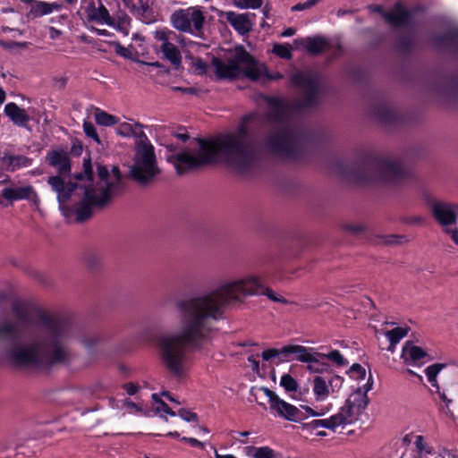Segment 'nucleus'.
<instances>
[{
	"label": "nucleus",
	"mask_w": 458,
	"mask_h": 458,
	"mask_svg": "<svg viewBox=\"0 0 458 458\" xmlns=\"http://www.w3.org/2000/svg\"><path fill=\"white\" fill-rule=\"evenodd\" d=\"M4 112L13 124L21 127H25L30 120L27 111L13 102L6 104Z\"/></svg>",
	"instance_id": "412c9836"
},
{
	"label": "nucleus",
	"mask_w": 458,
	"mask_h": 458,
	"mask_svg": "<svg viewBox=\"0 0 458 458\" xmlns=\"http://www.w3.org/2000/svg\"><path fill=\"white\" fill-rule=\"evenodd\" d=\"M273 53L281 58L291 59L292 53L291 48L287 45L275 44L273 47Z\"/></svg>",
	"instance_id": "ea45409f"
},
{
	"label": "nucleus",
	"mask_w": 458,
	"mask_h": 458,
	"mask_svg": "<svg viewBox=\"0 0 458 458\" xmlns=\"http://www.w3.org/2000/svg\"><path fill=\"white\" fill-rule=\"evenodd\" d=\"M83 131L87 137L91 138L97 144H102V141L97 132V129L91 122L86 120L83 122Z\"/></svg>",
	"instance_id": "4c0bfd02"
},
{
	"label": "nucleus",
	"mask_w": 458,
	"mask_h": 458,
	"mask_svg": "<svg viewBox=\"0 0 458 458\" xmlns=\"http://www.w3.org/2000/svg\"><path fill=\"white\" fill-rule=\"evenodd\" d=\"M305 346L297 345V344H289L284 345L281 349L270 348L262 352L261 356L262 359L266 361L270 360L273 358H280V360L283 361L284 359L281 358L284 356V358H288L290 354H295L296 360L298 361L303 362V360H309L308 356H306Z\"/></svg>",
	"instance_id": "ddd939ff"
},
{
	"label": "nucleus",
	"mask_w": 458,
	"mask_h": 458,
	"mask_svg": "<svg viewBox=\"0 0 458 458\" xmlns=\"http://www.w3.org/2000/svg\"><path fill=\"white\" fill-rule=\"evenodd\" d=\"M212 67L216 76L220 80L234 79L243 75L251 81H258L263 72V66L242 47L237 48L234 55L227 61L213 58Z\"/></svg>",
	"instance_id": "20e7f679"
},
{
	"label": "nucleus",
	"mask_w": 458,
	"mask_h": 458,
	"mask_svg": "<svg viewBox=\"0 0 458 458\" xmlns=\"http://www.w3.org/2000/svg\"><path fill=\"white\" fill-rule=\"evenodd\" d=\"M41 319L46 327L45 336L40 342L41 349H46V353H41V369H47L66 360L67 354L62 346L64 324L49 316H42Z\"/></svg>",
	"instance_id": "423d86ee"
},
{
	"label": "nucleus",
	"mask_w": 458,
	"mask_h": 458,
	"mask_svg": "<svg viewBox=\"0 0 458 458\" xmlns=\"http://www.w3.org/2000/svg\"><path fill=\"white\" fill-rule=\"evenodd\" d=\"M110 181L114 182V188L120 183L121 174L118 167L114 166L112 169V174H110Z\"/></svg>",
	"instance_id": "bf43d9fd"
},
{
	"label": "nucleus",
	"mask_w": 458,
	"mask_h": 458,
	"mask_svg": "<svg viewBox=\"0 0 458 458\" xmlns=\"http://www.w3.org/2000/svg\"><path fill=\"white\" fill-rule=\"evenodd\" d=\"M172 26L180 32L200 37L206 22L203 8L199 5L174 11L170 18Z\"/></svg>",
	"instance_id": "6e6552de"
},
{
	"label": "nucleus",
	"mask_w": 458,
	"mask_h": 458,
	"mask_svg": "<svg viewBox=\"0 0 458 458\" xmlns=\"http://www.w3.org/2000/svg\"><path fill=\"white\" fill-rule=\"evenodd\" d=\"M250 449L254 450V454L252 458H276V452L269 446H260V447H249Z\"/></svg>",
	"instance_id": "c9c22d12"
},
{
	"label": "nucleus",
	"mask_w": 458,
	"mask_h": 458,
	"mask_svg": "<svg viewBox=\"0 0 458 458\" xmlns=\"http://www.w3.org/2000/svg\"><path fill=\"white\" fill-rule=\"evenodd\" d=\"M54 84L56 89H64L67 84V79L65 77L55 78Z\"/></svg>",
	"instance_id": "680f3d73"
},
{
	"label": "nucleus",
	"mask_w": 458,
	"mask_h": 458,
	"mask_svg": "<svg viewBox=\"0 0 458 458\" xmlns=\"http://www.w3.org/2000/svg\"><path fill=\"white\" fill-rule=\"evenodd\" d=\"M0 338L8 339L14 344L7 351V356L12 363L41 369L40 342H34L25 346L17 345L20 339L19 330L15 324L10 322L0 325Z\"/></svg>",
	"instance_id": "39448f33"
},
{
	"label": "nucleus",
	"mask_w": 458,
	"mask_h": 458,
	"mask_svg": "<svg viewBox=\"0 0 458 458\" xmlns=\"http://www.w3.org/2000/svg\"><path fill=\"white\" fill-rule=\"evenodd\" d=\"M123 388L126 391V393L129 395H134L139 390V386L132 382H129V383H125L123 386Z\"/></svg>",
	"instance_id": "13d9d810"
},
{
	"label": "nucleus",
	"mask_w": 458,
	"mask_h": 458,
	"mask_svg": "<svg viewBox=\"0 0 458 458\" xmlns=\"http://www.w3.org/2000/svg\"><path fill=\"white\" fill-rule=\"evenodd\" d=\"M94 118L98 125L102 126H112L118 123L119 119L112 115L100 108H95Z\"/></svg>",
	"instance_id": "c756f323"
},
{
	"label": "nucleus",
	"mask_w": 458,
	"mask_h": 458,
	"mask_svg": "<svg viewBox=\"0 0 458 458\" xmlns=\"http://www.w3.org/2000/svg\"><path fill=\"white\" fill-rule=\"evenodd\" d=\"M348 373L352 377L356 379H364L366 377V369L359 363H354L351 366Z\"/></svg>",
	"instance_id": "c03bdc74"
},
{
	"label": "nucleus",
	"mask_w": 458,
	"mask_h": 458,
	"mask_svg": "<svg viewBox=\"0 0 458 458\" xmlns=\"http://www.w3.org/2000/svg\"><path fill=\"white\" fill-rule=\"evenodd\" d=\"M98 175L99 179L105 183L96 188H89V190L95 191L98 194L99 189H106L108 193L112 196V191L114 190V182L110 181V174L106 166L98 165Z\"/></svg>",
	"instance_id": "c85d7f7f"
},
{
	"label": "nucleus",
	"mask_w": 458,
	"mask_h": 458,
	"mask_svg": "<svg viewBox=\"0 0 458 458\" xmlns=\"http://www.w3.org/2000/svg\"><path fill=\"white\" fill-rule=\"evenodd\" d=\"M346 400H350L352 406L360 413H363L369 403L368 394H362L360 387H358Z\"/></svg>",
	"instance_id": "cd10ccee"
},
{
	"label": "nucleus",
	"mask_w": 458,
	"mask_h": 458,
	"mask_svg": "<svg viewBox=\"0 0 458 458\" xmlns=\"http://www.w3.org/2000/svg\"><path fill=\"white\" fill-rule=\"evenodd\" d=\"M307 369L310 373L322 374L329 369V365L320 360L318 363H308Z\"/></svg>",
	"instance_id": "79ce46f5"
},
{
	"label": "nucleus",
	"mask_w": 458,
	"mask_h": 458,
	"mask_svg": "<svg viewBox=\"0 0 458 458\" xmlns=\"http://www.w3.org/2000/svg\"><path fill=\"white\" fill-rule=\"evenodd\" d=\"M86 13L89 21H95L98 24H106L115 29H120L128 20V17L124 15L119 17L116 21L110 15L108 10L102 4H100L98 7H96L94 4H89Z\"/></svg>",
	"instance_id": "f8f14e48"
},
{
	"label": "nucleus",
	"mask_w": 458,
	"mask_h": 458,
	"mask_svg": "<svg viewBox=\"0 0 458 458\" xmlns=\"http://www.w3.org/2000/svg\"><path fill=\"white\" fill-rule=\"evenodd\" d=\"M311 4L309 2V0L305 1V2H302V3H298L297 4L293 5L291 10L293 12H298V11H303V10H306V9H310L311 8Z\"/></svg>",
	"instance_id": "052dcab7"
},
{
	"label": "nucleus",
	"mask_w": 458,
	"mask_h": 458,
	"mask_svg": "<svg viewBox=\"0 0 458 458\" xmlns=\"http://www.w3.org/2000/svg\"><path fill=\"white\" fill-rule=\"evenodd\" d=\"M301 409L305 410V412L280 398L276 404L271 405L270 411L280 418L294 422L301 421L310 415L318 417L323 416L327 412V411L323 409L316 411L307 405H301Z\"/></svg>",
	"instance_id": "9b49d317"
},
{
	"label": "nucleus",
	"mask_w": 458,
	"mask_h": 458,
	"mask_svg": "<svg viewBox=\"0 0 458 458\" xmlns=\"http://www.w3.org/2000/svg\"><path fill=\"white\" fill-rule=\"evenodd\" d=\"M234 6L240 9H258L262 6L263 0H232Z\"/></svg>",
	"instance_id": "58836bf2"
},
{
	"label": "nucleus",
	"mask_w": 458,
	"mask_h": 458,
	"mask_svg": "<svg viewBox=\"0 0 458 458\" xmlns=\"http://www.w3.org/2000/svg\"><path fill=\"white\" fill-rule=\"evenodd\" d=\"M61 35V31L54 27L49 29V38L51 39H56Z\"/></svg>",
	"instance_id": "774afa93"
},
{
	"label": "nucleus",
	"mask_w": 458,
	"mask_h": 458,
	"mask_svg": "<svg viewBox=\"0 0 458 458\" xmlns=\"http://www.w3.org/2000/svg\"><path fill=\"white\" fill-rule=\"evenodd\" d=\"M48 164L57 170L58 175H69L71 173V159L64 150H51L46 157Z\"/></svg>",
	"instance_id": "6ab92c4d"
},
{
	"label": "nucleus",
	"mask_w": 458,
	"mask_h": 458,
	"mask_svg": "<svg viewBox=\"0 0 458 458\" xmlns=\"http://www.w3.org/2000/svg\"><path fill=\"white\" fill-rule=\"evenodd\" d=\"M428 356V353L421 347L412 344L411 342H406L403 345L401 358L407 365H417Z\"/></svg>",
	"instance_id": "aec40b11"
},
{
	"label": "nucleus",
	"mask_w": 458,
	"mask_h": 458,
	"mask_svg": "<svg viewBox=\"0 0 458 458\" xmlns=\"http://www.w3.org/2000/svg\"><path fill=\"white\" fill-rule=\"evenodd\" d=\"M175 37V32L168 29L157 30L154 32V38L161 42V46L172 44L171 40Z\"/></svg>",
	"instance_id": "473e14b6"
},
{
	"label": "nucleus",
	"mask_w": 458,
	"mask_h": 458,
	"mask_svg": "<svg viewBox=\"0 0 458 458\" xmlns=\"http://www.w3.org/2000/svg\"><path fill=\"white\" fill-rule=\"evenodd\" d=\"M306 356L309 360H303V363H318L320 360H328L337 367H344L348 364V360L344 357L339 350L332 349L328 352H321L312 347H306Z\"/></svg>",
	"instance_id": "4468645a"
},
{
	"label": "nucleus",
	"mask_w": 458,
	"mask_h": 458,
	"mask_svg": "<svg viewBox=\"0 0 458 458\" xmlns=\"http://www.w3.org/2000/svg\"><path fill=\"white\" fill-rule=\"evenodd\" d=\"M344 231H346L347 233H349L351 234L358 235V234L363 233L366 229V227L362 224H347V225H344Z\"/></svg>",
	"instance_id": "09e8293b"
},
{
	"label": "nucleus",
	"mask_w": 458,
	"mask_h": 458,
	"mask_svg": "<svg viewBox=\"0 0 458 458\" xmlns=\"http://www.w3.org/2000/svg\"><path fill=\"white\" fill-rule=\"evenodd\" d=\"M160 169L153 145L144 132L140 133V140L135 147L133 164L131 166V176L141 185L151 182L159 174Z\"/></svg>",
	"instance_id": "0eeeda50"
},
{
	"label": "nucleus",
	"mask_w": 458,
	"mask_h": 458,
	"mask_svg": "<svg viewBox=\"0 0 458 458\" xmlns=\"http://www.w3.org/2000/svg\"><path fill=\"white\" fill-rule=\"evenodd\" d=\"M313 394L318 402L325 401L329 395L328 382L321 376H316L313 379Z\"/></svg>",
	"instance_id": "a878e982"
},
{
	"label": "nucleus",
	"mask_w": 458,
	"mask_h": 458,
	"mask_svg": "<svg viewBox=\"0 0 458 458\" xmlns=\"http://www.w3.org/2000/svg\"><path fill=\"white\" fill-rule=\"evenodd\" d=\"M160 50L164 57L168 60L174 68H179L182 64V55L180 50L173 43L170 45L160 46Z\"/></svg>",
	"instance_id": "bb28decb"
},
{
	"label": "nucleus",
	"mask_w": 458,
	"mask_h": 458,
	"mask_svg": "<svg viewBox=\"0 0 458 458\" xmlns=\"http://www.w3.org/2000/svg\"><path fill=\"white\" fill-rule=\"evenodd\" d=\"M440 399L445 403V406L441 407V411L446 416L450 417L453 420H454V414L451 411L449 405L453 403L452 399L447 398L446 394L443 392L440 393L438 391Z\"/></svg>",
	"instance_id": "a18cd8bd"
},
{
	"label": "nucleus",
	"mask_w": 458,
	"mask_h": 458,
	"mask_svg": "<svg viewBox=\"0 0 458 458\" xmlns=\"http://www.w3.org/2000/svg\"><path fill=\"white\" fill-rule=\"evenodd\" d=\"M132 128L130 123H123L120 125L117 133L125 137H128L131 134Z\"/></svg>",
	"instance_id": "6e6d98bb"
},
{
	"label": "nucleus",
	"mask_w": 458,
	"mask_h": 458,
	"mask_svg": "<svg viewBox=\"0 0 458 458\" xmlns=\"http://www.w3.org/2000/svg\"><path fill=\"white\" fill-rule=\"evenodd\" d=\"M445 366L446 365L443 363H434L425 369V374L428 377V382L431 384L432 386H436L437 389H439V386L437 385V377L438 373L441 371V369H444Z\"/></svg>",
	"instance_id": "2f4dec72"
},
{
	"label": "nucleus",
	"mask_w": 458,
	"mask_h": 458,
	"mask_svg": "<svg viewBox=\"0 0 458 458\" xmlns=\"http://www.w3.org/2000/svg\"><path fill=\"white\" fill-rule=\"evenodd\" d=\"M378 115L386 121H388L393 116V112L387 108H384L381 113L378 114Z\"/></svg>",
	"instance_id": "338daca9"
},
{
	"label": "nucleus",
	"mask_w": 458,
	"mask_h": 458,
	"mask_svg": "<svg viewBox=\"0 0 458 458\" xmlns=\"http://www.w3.org/2000/svg\"><path fill=\"white\" fill-rule=\"evenodd\" d=\"M12 310L14 314V316L21 321L26 323L29 321V314H28V311L23 309V307L15 302L13 304L12 306Z\"/></svg>",
	"instance_id": "a19ab883"
},
{
	"label": "nucleus",
	"mask_w": 458,
	"mask_h": 458,
	"mask_svg": "<svg viewBox=\"0 0 458 458\" xmlns=\"http://www.w3.org/2000/svg\"><path fill=\"white\" fill-rule=\"evenodd\" d=\"M64 175L51 176L47 180V183L51 186L52 190L56 192L57 199L60 203L66 202L72 191L77 188L76 183L71 182H65L63 178Z\"/></svg>",
	"instance_id": "a211bd4d"
},
{
	"label": "nucleus",
	"mask_w": 458,
	"mask_h": 458,
	"mask_svg": "<svg viewBox=\"0 0 458 458\" xmlns=\"http://www.w3.org/2000/svg\"><path fill=\"white\" fill-rule=\"evenodd\" d=\"M98 194L89 187L84 188V198L75 208L76 221L82 223L92 216V206L102 208L111 200V195L106 189H99Z\"/></svg>",
	"instance_id": "9d476101"
},
{
	"label": "nucleus",
	"mask_w": 458,
	"mask_h": 458,
	"mask_svg": "<svg viewBox=\"0 0 458 458\" xmlns=\"http://www.w3.org/2000/svg\"><path fill=\"white\" fill-rule=\"evenodd\" d=\"M280 386L284 387L287 393L295 392L299 387L297 380L288 373H285L281 377Z\"/></svg>",
	"instance_id": "f704fd0d"
},
{
	"label": "nucleus",
	"mask_w": 458,
	"mask_h": 458,
	"mask_svg": "<svg viewBox=\"0 0 458 458\" xmlns=\"http://www.w3.org/2000/svg\"><path fill=\"white\" fill-rule=\"evenodd\" d=\"M248 361L251 366V369L254 372L259 373V361L256 359L254 355H250L248 357Z\"/></svg>",
	"instance_id": "e2e57ef3"
},
{
	"label": "nucleus",
	"mask_w": 458,
	"mask_h": 458,
	"mask_svg": "<svg viewBox=\"0 0 458 458\" xmlns=\"http://www.w3.org/2000/svg\"><path fill=\"white\" fill-rule=\"evenodd\" d=\"M304 272V267L280 259L271 262L259 275H249L206 295L179 301L180 333L161 336L158 341L160 358L167 370L175 377L182 375L187 347L197 348L208 336L210 321L221 317L225 305L245 295H264L274 302L289 304L287 299L277 295L266 282L291 281Z\"/></svg>",
	"instance_id": "f03ea898"
},
{
	"label": "nucleus",
	"mask_w": 458,
	"mask_h": 458,
	"mask_svg": "<svg viewBox=\"0 0 458 458\" xmlns=\"http://www.w3.org/2000/svg\"><path fill=\"white\" fill-rule=\"evenodd\" d=\"M264 393L266 396L268 398L269 409L272 404H276V403L280 399V397L272 390L268 388H264Z\"/></svg>",
	"instance_id": "5fc2aeb1"
},
{
	"label": "nucleus",
	"mask_w": 458,
	"mask_h": 458,
	"mask_svg": "<svg viewBox=\"0 0 458 458\" xmlns=\"http://www.w3.org/2000/svg\"><path fill=\"white\" fill-rule=\"evenodd\" d=\"M415 445H416L417 449L420 452H422V451L426 450L425 449L424 437L422 436H417L416 437Z\"/></svg>",
	"instance_id": "0e129e2a"
},
{
	"label": "nucleus",
	"mask_w": 458,
	"mask_h": 458,
	"mask_svg": "<svg viewBox=\"0 0 458 458\" xmlns=\"http://www.w3.org/2000/svg\"><path fill=\"white\" fill-rule=\"evenodd\" d=\"M360 414V412L352 406L351 401L346 400L344 406L335 414V417L338 418L336 420L338 426H344L352 423Z\"/></svg>",
	"instance_id": "b1692460"
},
{
	"label": "nucleus",
	"mask_w": 458,
	"mask_h": 458,
	"mask_svg": "<svg viewBox=\"0 0 458 458\" xmlns=\"http://www.w3.org/2000/svg\"><path fill=\"white\" fill-rule=\"evenodd\" d=\"M372 387H373V379H372V376L369 375V377L367 383L362 387H360L362 390V394H368V392L370 391L372 389Z\"/></svg>",
	"instance_id": "69168bd1"
},
{
	"label": "nucleus",
	"mask_w": 458,
	"mask_h": 458,
	"mask_svg": "<svg viewBox=\"0 0 458 458\" xmlns=\"http://www.w3.org/2000/svg\"><path fill=\"white\" fill-rule=\"evenodd\" d=\"M74 178L77 180H82L86 178L89 182L92 181L93 178V170L90 158L83 159V173H80L74 175Z\"/></svg>",
	"instance_id": "e433bc0d"
},
{
	"label": "nucleus",
	"mask_w": 458,
	"mask_h": 458,
	"mask_svg": "<svg viewBox=\"0 0 458 458\" xmlns=\"http://www.w3.org/2000/svg\"><path fill=\"white\" fill-rule=\"evenodd\" d=\"M153 399L159 404L158 411H161L172 417L176 415V412L174 411L165 402L158 398L156 394H153Z\"/></svg>",
	"instance_id": "8fccbe9b"
},
{
	"label": "nucleus",
	"mask_w": 458,
	"mask_h": 458,
	"mask_svg": "<svg viewBox=\"0 0 458 458\" xmlns=\"http://www.w3.org/2000/svg\"><path fill=\"white\" fill-rule=\"evenodd\" d=\"M427 205L436 221L446 233L451 234L453 241L458 244V232L455 229L449 230V227L456 223L455 206L431 197L427 199Z\"/></svg>",
	"instance_id": "1a4fd4ad"
},
{
	"label": "nucleus",
	"mask_w": 458,
	"mask_h": 458,
	"mask_svg": "<svg viewBox=\"0 0 458 458\" xmlns=\"http://www.w3.org/2000/svg\"><path fill=\"white\" fill-rule=\"evenodd\" d=\"M180 441L187 443L190 445L199 448L201 450L205 449V444L194 437H182Z\"/></svg>",
	"instance_id": "3c124183"
},
{
	"label": "nucleus",
	"mask_w": 458,
	"mask_h": 458,
	"mask_svg": "<svg viewBox=\"0 0 458 458\" xmlns=\"http://www.w3.org/2000/svg\"><path fill=\"white\" fill-rule=\"evenodd\" d=\"M411 16V12L401 3H396L389 11L383 12L384 19L393 28L404 27L410 22Z\"/></svg>",
	"instance_id": "dca6fc26"
},
{
	"label": "nucleus",
	"mask_w": 458,
	"mask_h": 458,
	"mask_svg": "<svg viewBox=\"0 0 458 458\" xmlns=\"http://www.w3.org/2000/svg\"><path fill=\"white\" fill-rule=\"evenodd\" d=\"M408 171L398 161L390 158H371L364 161L353 172L352 178L361 184L386 185L402 182Z\"/></svg>",
	"instance_id": "7ed1b4c3"
},
{
	"label": "nucleus",
	"mask_w": 458,
	"mask_h": 458,
	"mask_svg": "<svg viewBox=\"0 0 458 458\" xmlns=\"http://www.w3.org/2000/svg\"><path fill=\"white\" fill-rule=\"evenodd\" d=\"M2 12L3 13H14L15 18H14L13 24H24L25 23V21H24L22 15L21 13H19L18 12H15L14 9H13V8H4L2 10Z\"/></svg>",
	"instance_id": "4d7b16f0"
},
{
	"label": "nucleus",
	"mask_w": 458,
	"mask_h": 458,
	"mask_svg": "<svg viewBox=\"0 0 458 458\" xmlns=\"http://www.w3.org/2000/svg\"><path fill=\"white\" fill-rule=\"evenodd\" d=\"M344 379L343 377L334 375L328 379V386L332 392H337L343 386Z\"/></svg>",
	"instance_id": "de8ad7c7"
},
{
	"label": "nucleus",
	"mask_w": 458,
	"mask_h": 458,
	"mask_svg": "<svg viewBox=\"0 0 458 458\" xmlns=\"http://www.w3.org/2000/svg\"><path fill=\"white\" fill-rule=\"evenodd\" d=\"M112 44L114 47L115 53L118 55L124 57L126 59H132V53L129 48L122 46L119 42H114Z\"/></svg>",
	"instance_id": "49530a36"
},
{
	"label": "nucleus",
	"mask_w": 458,
	"mask_h": 458,
	"mask_svg": "<svg viewBox=\"0 0 458 458\" xmlns=\"http://www.w3.org/2000/svg\"><path fill=\"white\" fill-rule=\"evenodd\" d=\"M225 17L226 21L236 30L240 35H246L252 30V21L248 13H237L233 11L221 12L219 14Z\"/></svg>",
	"instance_id": "f3484780"
},
{
	"label": "nucleus",
	"mask_w": 458,
	"mask_h": 458,
	"mask_svg": "<svg viewBox=\"0 0 458 458\" xmlns=\"http://www.w3.org/2000/svg\"><path fill=\"white\" fill-rule=\"evenodd\" d=\"M22 4L30 7V11L28 13L29 18L40 17L51 13L54 10L59 8V5L55 4H47L33 0H24L22 1Z\"/></svg>",
	"instance_id": "4be33fe9"
},
{
	"label": "nucleus",
	"mask_w": 458,
	"mask_h": 458,
	"mask_svg": "<svg viewBox=\"0 0 458 458\" xmlns=\"http://www.w3.org/2000/svg\"><path fill=\"white\" fill-rule=\"evenodd\" d=\"M127 8L131 11H139L142 5L141 0H122Z\"/></svg>",
	"instance_id": "864d4df0"
},
{
	"label": "nucleus",
	"mask_w": 458,
	"mask_h": 458,
	"mask_svg": "<svg viewBox=\"0 0 458 458\" xmlns=\"http://www.w3.org/2000/svg\"><path fill=\"white\" fill-rule=\"evenodd\" d=\"M408 334V328L397 327L389 330L386 333V336L391 345L397 344L404 336Z\"/></svg>",
	"instance_id": "72a5a7b5"
},
{
	"label": "nucleus",
	"mask_w": 458,
	"mask_h": 458,
	"mask_svg": "<svg viewBox=\"0 0 458 458\" xmlns=\"http://www.w3.org/2000/svg\"><path fill=\"white\" fill-rule=\"evenodd\" d=\"M310 54L318 55L327 47V40L322 37L306 38L295 41Z\"/></svg>",
	"instance_id": "393cba45"
},
{
	"label": "nucleus",
	"mask_w": 458,
	"mask_h": 458,
	"mask_svg": "<svg viewBox=\"0 0 458 458\" xmlns=\"http://www.w3.org/2000/svg\"><path fill=\"white\" fill-rule=\"evenodd\" d=\"M176 414L187 422H197L199 420V416L196 412L185 408H181Z\"/></svg>",
	"instance_id": "37998d69"
},
{
	"label": "nucleus",
	"mask_w": 458,
	"mask_h": 458,
	"mask_svg": "<svg viewBox=\"0 0 458 458\" xmlns=\"http://www.w3.org/2000/svg\"><path fill=\"white\" fill-rule=\"evenodd\" d=\"M337 419L335 415H332L330 418L323 419V420H314L310 423L306 424L307 428H310L312 429H317L318 428H326L332 431H335L336 428H338Z\"/></svg>",
	"instance_id": "7c9ffc66"
},
{
	"label": "nucleus",
	"mask_w": 458,
	"mask_h": 458,
	"mask_svg": "<svg viewBox=\"0 0 458 458\" xmlns=\"http://www.w3.org/2000/svg\"><path fill=\"white\" fill-rule=\"evenodd\" d=\"M291 81L302 91V95L293 106H289L280 98L268 100L267 117L274 130L262 143L250 138L245 121H242L234 132L211 140L198 139L199 149L196 154L188 151L174 153V146L166 145L167 150L171 152L166 156L167 161L174 164L177 174L181 175L187 170L218 160L225 162L237 173L247 174L259 164L263 152L284 159L297 158L302 144L299 133L293 128V114L317 103L319 79L311 71H300L292 74Z\"/></svg>",
	"instance_id": "f257e3e1"
},
{
	"label": "nucleus",
	"mask_w": 458,
	"mask_h": 458,
	"mask_svg": "<svg viewBox=\"0 0 458 458\" xmlns=\"http://www.w3.org/2000/svg\"><path fill=\"white\" fill-rule=\"evenodd\" d=\"M2 164L9 171H16L22 167H28L31 165L32 159L22 155H10L4 153L1 157Z\"/></svg>",
	"instance_id": "5701e85b"
},
{
	"label": "nucleus",
	"mask_w": 458,
	"mask_h": 458,
	"mask_svg": "<svg viewBox=\"0 0 458 458\" xmlns=\"http://www.w3.org/2000/svg\"><path fill=\"white\" fill-rule=\"evenodd\" d=\"M99 341L100 339L98 336H87L81 340V343L86 348L91 349L96 346Z\"/></svg>",
	"instance_id": "603ef678"
},
{
	"label": "nucleus",
	"mask_w": 458,
	"mask_h": 458,
	"mask_svg": "<svg viewBox=\"0 0 458 458\" xmlns=\"http://www.w3.org/2000/svg\"><path fill=\"white\" fill-rule=\"evenodd\" d=\"M2 196L11 202L21 199L30 200L35 205H38L40 202L38 193L31 185L17 188H4L2 190Z\"/></svg>",
	"instance_id": "2eb2a0df"
}]
</instances>
